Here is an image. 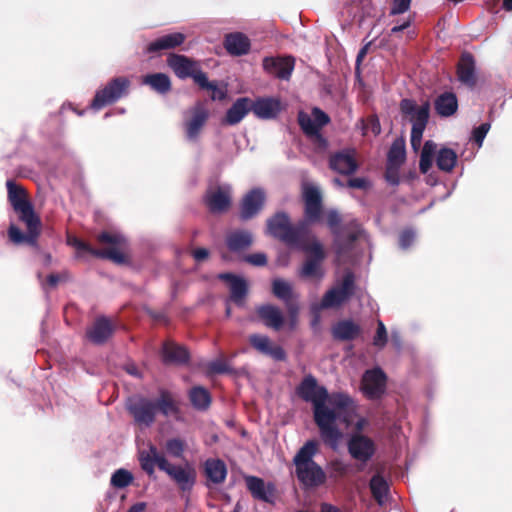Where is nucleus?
<instances>
[{
	"mask_svg": "<svg viewBox=\"0 0 512 512\" xmlns=\"http://www.w3.org/2000/svg\"><path fill=\"white\" fill-rule=\"evenodd\" d=\"M298 123L301 127L302 131L310 137H316L322 143H326V140L322 137L320 133H318L317 127L314 124L312 116L307 113L301 111L298 114Z\"/></svg>",
	"mask_w": 512,
	"mask_h": 512,
	"instance_id": "nucleus-43",
	"label": "nucleus"
},
{
	"mask_svg": "<svg viewBox=\"0 0 512 512\" xmlns=\"http://www.w3.org/2000/svg\"><path fill=\"white\" fill-rule=\"evenodd\" d=\"M434 106L438 115L450 117L458 109V100L453 92H444L435 99Z\"/></svg>",
	"mask_w": 512,
	"mask_h": 512,
	"instance_id": "nucleus-35",
	"label": "nucleus"
},
{
	"mask_svg": "<svg viewBox=\"0 0 512 512\" xmlns=\"http://www.w3.org/2000/svg\"><path fill=\"white\" fill-rule=\"evenodd\" d=\"M414 238H415V233L413 230H411V229L402 230L399 234V246L402 249L409 248L412 245Z\"/></svg>",
	"mask_w": 512,
	"mask_h": 512,
	"instance_id": "nucleus-59",
	"label": "nucleus"
},
{
	"mask_svg": "<svg viewBox=\"0 0 512 512\" xmlns=\"http://www.w3.org/2000/svg\"><path fill=\"white\" fill-rule=\"evenodd\" d=\"M147 508V504L145 502H137L132 505L127 512H144Z\"/></svg>",
	"mask_w": 512,
	"mask_h": 512,
	"instance_id": "nucleus-64",
	"label": "nucleus"
},
{
	"mask_svg": "<svg viewBox=\"0 0 512 512\" xmlns=\"http://www.w3.org/2000/svg\"><path fill=\"white\" fill-rule=\"evenodd\" d=\"M490 127V123H482L480 126L473 129L471 140L475 142L478 147L482 146Z\"/></svg>",
	"mask_w": 512,
	"mask_h": 512,
	"instance_id": "nucleus-53",
	"label": "nucleus"
},
{
	"mask_svg": "<svg viewBox=\"0 0 512 512\" xmlns=\"http://www.w3.org/2000/svg\"><path fill=\"white\" fill-rule=\"evenodd\" d=\"M337 290L345 297L346 300H349L355 291V277L351 271L346 272L343 275L341 283L336 286Z\"/></svg>",
	"mask_w": 512,
	"mask_h": 512,
	"instance_id": "nucleus-49",
	"label": "nucleus"
},
{
	"mask_svg": "<svg viewBox=\"0 0 512 512\" xmlns=\"http://www.w3.org/2000/svg\"><path fill=\"white\" fill-rule=\"evenodd\" d=\"M185 40L186 35L181 32L166 34L150 42L146 46L145 52L147 54H156L161 51L175 49L181 46Z\"/></svg>",
	"mask_w": 512,
	"mask_h": 512,
	"instance_id": "nucleus-26",
	"label": "nucleus"
},
{
	"mask_svg": "<svg viewBox=\"0 0 512 512\" xmlns=\"http://www.w3.org/2000/svg\"><path fill=\"white\" fill-rule=\"evenodd\" d=\"M250 102L251 99L248 97L238 98L227 110L224 118L222 119V124L233 126L240 123L251 111Z\"/></svg>",
	"mask_w": 512,
	"mask_h": 512,
	"instance_id": "nucleus-32",
	"label": "nucleus"
},
{
	"mask_svg": "<svg viewBox=\"0 0 512 512\" xmlns=\"http://www.w3.org/2000/svg\"><path fill=\"white\" fill-rule=\"evenodd\" d=\"M131 81L126 76L112 78L107 84L98 89L91 102V108L100 110L105 106L114 104L121 98L128 95Z\"/></svg>",
	"mask_w": 512,
	"mask_h": 512,
	"instance_id": "nucleus-8",
	"label": "nucleus"
},
{
	"mask_svg": "<svg viewBox=\"0 0 512 512\" xmlns=\"http://www.w3.org/2000/svg\"><path fill=\"white\" fill-rule=\"evenodd\" d=\"M209 116V110L201 101H197L184 113L183 128L189 141H196L199 138Z\"/></svg>",
	"mask_w": 512,
	"mask_h": 512,
	"instance_id": "nucleus-12",
	"label": "nucleus"
},
{
	"mask_svg": "<svg viewBox=\"0 0 512 512\" xmlns=\"http://www.w3.org/2000/svg\"><path fill=\"white\" fill-rule=\"evenodd\" d=\"M223 45L227 52L233 56H242L247 54L251 46L249 38L241 32L227 34Z\"/></svg>",
	"mask_w": 512,
	"mask_h": 512,
	"instance_id": "nucleus-33",
	"label": "nucleus"
},
{
	"mask_svg": "<svg viewBox=\"0 0 512 512\" xmlns=\"http://www.w3.org/2000/svg\"><path fill=\"white\" fill-rule=\"evenodd\" d=\"M251 111L260 119L275 118L280 112V102L274 98H258L250 102Z\"/></svg>",
	"mask_w": 512,
	"mask_h": 512,
	"instance_id": "nucleus-31",
	"label": "nucleus"
},
{
	"mask_svg": "<svg viewBox=\"0 0 512 512\" xmlns=\"http://www.w3.org/2000/svg\"><path fill=\"white\" fill-rule=\"evenodd\" d=\"M244 261L256 267L266 266L268 263L267 255L263 252L248 254L244 257Z\"/></svg>",
	"mask_w": 512,
	"mask_h": 512,
	"instance_id": "nucleus-56",
	"label": "nucleus"
},
{
	"mask_svg": "<svg viewBox=\"0 0 512 512\" xmlns=\"http://www.w3.org/2000/svg\"><path fill=\"white\" fill-rule=\"evenodd\" d=\"M165 448L171 456L181 458L185 450V442L179 438H172L166 442Z\"/></svg>",
	"mask_w": 512,
	"mask_h": 512,
	"instance_id": "nucleus-50",
	"label": "nucleus"
},
{
	"mask_svg": "<svg viewBox=\"0 0 512 512\" xmlns=\"http://www.w3.org/2000/svg\"><path fill=\"white\" fill-rule=\"evenodd\" d=\"M388 342L387 330L384 323L381 320L377 322V330L373 337V345L382 349Z\"/></svg>",
	"mask_w": 512,
	"mask_h": 512,
	"instance_id": "nucleus-51",
	"label": "nucleus"
},
{
	"mask_svg": "<svg viewBox=\"0 0 512 512\" xmlns=\"http://www.w3.org/2000/svg\"><path fill=\"white\" fill-rule=\"evenodd\" d=\"M476 64L474 56L470 52H463L459 58L456 67L458 80L469 88H474L477 84Z\"/></svg>",
	"mask_w": 512,
	"mask_h": 512,
	"instance_id": "nucleus-21",
	"label": "nucleus"
},
{
	"mask_svg": "<svg viewBox=\"0 0 512 512\" xmlns=\"http://www.w3.org/2000/svg\"><path fill=\"white\" fill-rule=\"evenodd\" d=\"M370 490L374 499L381 504L383 498L388 493L389 487L386 480L381 475L377 474L370 480Z\"/></svg>",
	"mask_w": 512,
	"mask_h": 512,
	"instance_id": "nucleus-44",
	"label": "nucleus"
},
{
	"mask_svg": "<svg viewBox=\"0 0 512 512\" xmlns=\"http://www.w3.org/2000/svg\"><path fill=\"white\" fill-rule=\"evenodd\" d=\"M262 65L268 74L282 80H289L294 70L295 59L292 56L265 57Z\"/></svg>",
	"mask_w": 512,
	"mask_h": 512,
	"instance_id": "nucleus-17",
	"label": "nucleus"
},
{
	"mask_svg": "<svg viewBox=\"0 0 512 512\" xmlns=\"http://www.w3.org/2000/svg\"><path fill=\"white\" fill-rule=\"evenodd\" d=\"M369 183L364 178H352L348 180V186L350 188H356V189H366L368 187Z\"/></svg>",
	"mask_w": 512,
	"mask_h": 512,
	"instance_id": "nucleus-62",
	"label": "nucleus"
},
{
	"mask_svg": "<svg viewBox=\"0 0 512 512\" xmlns=\"http://www.w3.org/2000/svg\"><path fill=\"white\" fill-rule=\"evenodd\" d=\"M96 240L98 244L108 245V247L94 248L77 237L68 239V244L74 246L77 250L87 252L97 258L108 259L116 264H125L127 262V257L122 252L126 245V239L122 235L103 231L97 235Z\"/></svg>",
	"mask_w": 512,
	"mask_h": 512,
	"instance_id": "nucleus-4",
	"label": "nucleus"
},
{
	"mask_svg": "<svg viewBox=\"0 0 512 512\" xmlns=\"http://www.w3.org/2000/svg\"><path fill=\"white\" fill-rule=\"evenodd\" d=\"M406 159V148H405V140L403 138H398L393 141L388 154H387V163L395 164V166H401Z\"/></svg>",
	"mask_w": 512,
	"mask_h": 512,
	"instance_id": "nucleus-41",
	"label": "nucleus"
},
{
	"mask_svg": "<svg viewBox=\"0 0 512 512\" xmlns=\"http://www.w3.org/2000/svg\"><path fill=\"white\" fill-rule=\"evenodd\" d=\"M436 148V143L431 140H428L424 143L419 161V169L422 173L425 174L431 169Z\"/></svg>",
	"mask_w": 512,
	"mask_h": 512,
	"instance_id": "nucleus-42",
	"label": "nucleus"
},
{
	"mask_svg": "<svg viewBox=\"0 0 512 512\" xmlns=\"http://www.w3.org/2000/svg\"><path fill=\"white\" fill-rule=\"evenodd\" d=\"M411 0H393L391 8L392 15H398L406 12L410 8Z\"/></svg>",
	"mask_w": 512,
	"mask_h": 512,
	"instance_id": "nucleus-60",
	"label": "nucleus"
},
{
	"mask_svg": "<svg viewBox=\"0 0 512 512\" xmlns=\"http://www.w3.org/2000/svg\"><path fill=\"white\" fill-rule=\"evenodd\" d=\"M208 372L210 374L232 373L233 370L224 360H215L208 364Z\"/></svg>",
	"mask_w": 512,
	"mask_h": 512,
	"instance_id": "nucleus-55",
	"label": "nucleus"
},
{
	"mask_svg": "<svg viewBox=\"0 0 512 512\" xmlns=\"http://www.w3.org/2000/svg\"><path fill=\"white\" fill-rule=\"evenodd\" d=\"M142 83L149 85L154 91L166 94L171 91L172 84L168 75L164 73L147 74L143 77Z\"/></svg>",
	"mask_w": 512,
	"mask_h": 512,
	"instance_id": "nucleus-37",
	"label": "nucleus"
},
{
	"mask_svg": "<svg viewBox=\"0 0 512 512\" xmlns=\"http://www.w3.org/2000/svg\"><path fill=\"white\" fill-rule=\"evenodd\" d=\"M126 408L138 425L150 427L155 422L157 407L154 400L136 395L128 399Z\"/></svg>",
	"mask_w": 512,
	"mask_h": 512,
	"instance_id": "nucleus-11",
	"label": "nucleus"
},
{
	"mask_svg": "<svg viewBox=\"0 0 512 512\" xmlns=\"http://www.w3.org/2000/svg\"><path fill=\"white\" fill-rule=\"evenodd\" d=\"M297 249L306 254L299 270V276L304 279H322L324 277L323 262L326 259V252L321 242L315 236H311Z\"/></svg>",
	"mask_w": 512,
	"mask_h": 512,
	"instance_id": "nucleus-7",
	"label": "nucleus"
},
{
	"mask_svg": "<svg viewBox=\"0 0 512 512\" xmlns=\"http://www.w3.org/2000/svg\"><path fill=\"white\" fill-rule=\"evenodd\" d=\"M161 471L167 473L182 492L191 491L195 485L196 471L190 466L182 467L173 465L169 463L168 460H162Z\"/></svg>",
	"mask_w": 512,
	"mask_h": 512,
	"instance_id": "nucleus-15",
	"label": "nucleus"
},
{
	"mask_svg": "<svg viewBox=\"0 0 512 512\" xmlns=\"http://www.w3.org/2000/svg\"><path fill=\"white\" fill-rule=\"evenodd\" d=\"M285 305L287 308L291 326L293 327L297 321V316L299 313V306L295 301H293V299L285 302Z\"/></svg>",
	"mask_w": 512,
	"mask_h": 512,
	"instance_id": "nucleus-61",
	"label": "nucleus"
},
{
	"mask_svg": "<svg viewBox=\"0 0 512 512\" xmlns=\"http://www.w3.org/2000/svg\"><path fill=\"white\" fill-rule=\"evenodd\" d=\"M188 396L191 405L197 410L205 411L211 405V395L209 391L202 386L192 387L189 391Z\"/></svg>",
	"mask_w": 512,
	"mask_h": 512,
	"instance_id": "nucleus-38",
	"label": "nucleus"
},
{
	"mask_svg": "<svg viewBox=\"0 0 512 512\" xmlns=\"http://www.w3.org/2000/svg\"><path fill=\"white\" fill-rule=\"evenodd\" d=\"M114 328L106 317L97 318L92 326L87 329V339L96 345L104 344L113 334Z\"/></svg>",
	"mask_w": 512,
	"mask_h": 512,
	"instance_id": "nucleus-27",
	"label": "nucleus"
},
{
	"mask_svg": "<svg viewBox=\"0 0 512 512\" xmlns=\"http://www.w3.org/2000/svg\"><path fill=\"white\" fill-rule=\"evenodd\" d=\"M133 479V475L130 471L120 468L112 474L110 484L114 488L122 489L132 484Z\"/></svg>",
	"mask_w": 512,
	"mask_h": 512,
	"instance_id": "nucleus-48",
	"label": "nucleus"
},
{
	"mask_svg": "<svg viewBox=\"0 0 512 512\" xmlns=\"http://www.w3.org/2000/svg\"><path fill=\"white\" fill-rule=\"evenodd\" d=\"M296 394L303 401L312 403L314 421L324 443L332 447L336 446L342 438V432L336 425L339 414L326 405L327 389L318 385L317 379L309 374L296 387Z\"/></svg>",
	"mask_w": 512,
	"mask_h": 512,
	"instance_id": "nucleus-1",
	"label": "nucleus"
},
{
	"mask_svg": "<svg viewBox=\"0 0 512 512\" xmlns=\"http://www.w3.org/2000/svg\"><path fill=\"white\" fill-rule=\"evenodd\" d=\"M342 222L341 215L336 210H330L326 215L327 226L333 233H337Z\"/></svg>",
	"mask_w": 512,
	"mask_h": 512,
	"instance_id": "nucleus-57",
	"label": "nucleus"
},
{
	"mask_svg": "<svg viewBox=\"0 0 512 512\" xmlns=\"http://www.w3.org/2000/svg\"><path fill=\"white\" fill-rule=\"evenodd\" d=\"M245 482L254 499L273 503L275 486L272 483L266 484L262 478L257 476H246Z\"/></svg>",
	"mask_w": 512,
	"mask_h": 512,
	"instance_id": "nucleus-24",
	"label": "nucleus"
},
{
	"mask_svg": "<svg viewBox=\"0 0 512 512\" xmlns=\"http://www.w3.org/2000/svg\"><path fill=\"white\" fill-rule=\"evenodd\" d=\"M345 301H347L345 297H343V295L337 290V288L334 287L324 294L320 303V307L322 309L338 307Z\"/></svg>",
	"mask_w": 512,
	"mask_h": 512,
	"instance_id": "nucleus-47",
	"label": "nucleus"
},
{
	"mask_svg": "<svg viewBox=\"0 0 512 512\" xmlns=\"http://www.w3.org/2000/svg\"><path fill=\"white\" fill-rule=\"evenodd\" d=\"M304 218L299 222H304L305 231L311 237L310 225L320 221L323 212L322 195L319 189L312 185H306L303 188Z\"/></svg>",
	"mask_w": 512,
	"mask_h": 512,
	"instance_id": "nucleus-10",
	"label": "nucleus"
},
{
	"mask_svg": "<svg viewBox=\"0 0 512 512\" xmlns=\"http://www.w3.org/2000/svg\"><path fill=\"white\" fill-rule=\"evenodd\" d=\"M348 452L352 458L362 463L368 462L375 453V444L372 439L362 434L351 436L347 444Z\"/></svg>",
	"mask_w": 512,
	"mask_h": 512,
	"instance_id": "nucleus-16",
	"label": "nucleus"
},
{
	"mask_svg": "<svg viewBox=\"0 0 512 512\" xmlns=\"http://www.w3.org/2000/svg\"><path fill=\"white\" fill-rule=\"evenodd\" d=\"M457 163V154L451 148H442L438 151L436 165L439 170L451 172Z\"/></svg>",
	"mask_w": 512,
	"mask_h": 512,
	"instance_id": "nucleus-39",
	"label": "nucleus"
},
{
	"mask_svg": "<svg viewBox=\"0 0 512 512\" xmlns=\"http://www.w3.org/2000/svg\"><path fill=\"white\" fill-rule=\"evenodd\" d=\"M318 451V441L308 440L293 458L295 475L305 489L318 488L324 485L327 480V475L323 468L313 460Z\"/></svg>",
	"mask_w": 512,
	"mask_h": 512,
	"instance_id": "nucleus-3",
	"label": "nucleus"
},
{
	"mask_svg": "<svg viewBox=\"0 0 512 512\" xmlns=\"http://www.w3.org/2000/svg\"><path fill=\"white\" fill-rule=\"evenodd\" d=\"M204 203L213 214L226 212L232 203L231 188L229 186H219L214 190L207 191L204 197Z\"/></svg>",
	"mask_w": 512,
	"mask_h": 512,
	"instance_id": "nucleus-18",
	"label": "nucleus"
},
{
	"mask_svg": "<svg viewBox=\"0 0 512 512\" xmlns=\"http://www.w3.org/2000/svg\"><path fill=\"white\" fill-rule=\"evenodd\" d=\"M218 279L226 282L230 289V299L236 305L241 306L248 294L247 281L238 275L230 272L220 273Z\"/></svg>",
	"mask_w": 512,
	"mask_h": 512,
	"instance_id": "nucleus-22",
	"label": "nucleus"
},
{
	"mask_svg": "<svg viewBox=\"0 0 512 512\" xmlns=\"http://www.w3.org/2000/svg\"><path fill=\"white\" fill-rule=\"evenodd\" d=\"M161 355L164 364L183 365L188 363L190 359V354L186 347L172 341L163 343Z\"/></svg>",
	"mask_w": 512,
	"mask_h": 512,
	"instance_id": "nucleus-28",
	"label": "nucleus"
},
{
	"mask_svg": "<svg viewBox=\"0 0 512 512\" xmlns=\"http://www.w3.org/2000/svg\"><path fill=\"white\" fill-rule=\"evenodd\" d=\"M266 194L262 188L249 190L239 204V219L243 222L255 218L264 208Z\"/></svg>",
	"mask_w": 512,
	"mask_h": 512,
	"instance_id": "nucleus-14",
	"label": "nucleus"
},
{
	"mask_svg": "<svg viewBox=\"0 0 512 512\" xmlns=\"http://www.w3.org/2000/svg\"><path fill=\"white\" fill-rule=\"evenodd\" d=\"M203 472L207 479L206 486L220 485L225 482L227 477V466L221 459L208 458L203 464Z\"/></svg>",
	"mask_w": 512,
	"mask_h": 512,
	"instance_id": "nucleus-25",
	"label": "nucleus"
},
{
	"mask_svg": "<svg viewBox=\"0 0 512 512\" xmlns=\"http://www.w3.org/2000/svg\"><path fill=\"white\" fill-rule=\"evenodd\" d=\"M387 376L381 368L365 371L361 380V390L369 400H379L386 392Z\"/></svg>",
	"mask_w": 512,
	"mask_h": 512,
	"instance_id": "nucleus-13",
	"label": "nucleus"
},
{
	"mask_svg": "<svg viewBox=\"0 0 512 512\" xmlns=\"http://www.w3.org/2000/svg\"><path fill=\"white\" fill-rule=\"evenodd\" d=\"M312 118L315 126L317 127L318 133L320 130L330 122L329 116L320 108L314 107L312 109Z\"/></svg>",
	"mask_w": 512,
	"mask_h": 512,
	"instance_id": "nucleus-54",
	"label": "nucleus"
},
{
	"mask_svg": "<svg viewBox=\"0 0 512 512\" xmlns=\"http://www.w3.org/2000/svg\"><path fill=\"white\" fill-rule=\"evenodd\" d=\"M329 477L335 480L353 475L356 471L350 463H346L341 459H333L328 464Z\"/></svg>",
	"mask_w": 512,
	"mask_h": 512,
	"instance_id": "nucleus-40",
	"label": "nucleus"
},
{
	"mask_svg": "<svg viewBox=\"0 0 512 512\" xmlns=\"http://www.w3.org/2000/svg\"><path fill=\"white\" fill-rule=\"evenodd\" d=\"M256 314L265 326L276 331L280 330L284 324L282 311L275 305L264 304L256 308Z\"/></svg>",
	"mask_w": 512,
	"mask_h": 512,
	"instance_id": "nucleus-29",
	"label": "nucleus"
},
{
	"mask_svg": "<svg viewBox=\"0 0 512 512\" xmlns=\"http://www.w3.org/2000/svg\"><path fill=\"white\" fill-rule=\"evenodd\" d=\"M400 112L403 117H408L412 124L411 128V147L417 151L422 143L423 133L428 125L430 118V103L425 101L420 106L415 100L404 98L399 104Z\"/></svg>",
	"mask_w": 512,
	"mask_h": 512,
	"instance_id": "nucleus-6",
	"label": "nucleus"
},
{
	"mask_svg": "<svg viewBox=\"0 0 512 512\" xmlns=\"http://www.w3.org/2000/svg\"><path fill=\"white\" fill-rule=\"evenodd\" d=\"M168 66L180 79L192 78L198 86H206V73L201 70L198 61L181 54H170Z\"/></svg>",
	"mask_w": 512,
	"mask_h": 512,
	"instance_id": "nucleus-9",
	"label": "nucleus"
},
{
	"mask_svg": "<svg viewBox=\"0 0 512 512\" xmlns=\"http://www.w3.org/2000/svg\"><path fill=\"white\" fill-rule=\"evenodd\" d=\"M253 242V234L245 229L233 230L225 237L226 246L231 252L244 251L250 248Z\"/></svg>",
	"mask_w": 512,
	"mask_h": 512,
	"instance_id": "nucleus-30",
	"label": "nucleus"
},
{
	"mask_svg": "<svg viewBox=\"0 0 512 512\" xmlns=\"http://www.w3.org/2000/svg\"><path fill=\"white\" fill-rule=\"evenodd\" d=\"M8 201L20 222L24 223L27 232L24 233L15 224H10L7 234L10 242L14 245L28 244L36 246L42 230V222L36 214L27 191L23 186L17 185L14 181L6 182Z\"/></svg>",
	"mask_w": 512,
	"mask_h": 512,
	"instance_id": "nucleus-2",
	"label": "nucleus"
},
{
	"mask_svg": "<svg viewBox=\"0 0 512 512\" xmlns=\"http://www.w3.org/2000/svg\"><path fill=\"white\" fill-rule=\"evenodd\" d=\"M266 233L293 248L309 239L304 222L292 224L290 216L284 211H278L266 220Z\"/></svg>",
	"mask_w": 512,
	"mask_h": 512,
	"instance_id": "nucleus-5",
	"label": "nucleus"
},
{
	"mask_svg": "<svg viewBox=\"0 0 512 512\" xmlns=\"http://www.w3.org/2000/svg\"><path fill=\"white\" fill-rule=\"evenodd\" d=\"M329 167L342 175H351L359 167L354 150H342L332 154L329 158Z\"/></svg>",
	"mask_w": 512,
	"mask_h": 512,
	"instance_id": "nucleus-19",
	"label": "nucleus"
},
{
	"mask_svg": "<svg viewBox=\"0 0 512 512\" xmlns=\"http://www.w3.org/2000/svg\"><path fill=\"white\" fill-rule=\"evenodd\" d=\"M272 292L274 296L282 301L287 302L293 299V289L289 282L282 279H275L272 282Z\"/></svg>",
	"mask_w": 512,
	"mask_h": 512,
	"instance_id": "nucleus-45",
	"label": "nucleus"
},
{
	"mask_svg": "<svg viewBox=\"0 0 512 512\" xmlns=\"http://www.w3.org/2000/svg\"><path fill=\"white\" fill-rule=\"evenodd\" d=\"M327 402H329L335 408V411L354 409L353 399L345 393H332L331 395L328 394Z\"/></svg>",
	"mask_w": 512,
	"mask_h": 512,
	"instance_id": "nucleus-46",
	"label": "nucleus"
},
{
	"mask_svg": "<svg viewBox=\"0 0 512 512\" xmlns=\"http://www.w3.org/2000/svg\"><path fill=\"white\" fill-rule=\"evenodd\" d=\"M401 166H395V164H386L385 179L392 185L399 184V169Z\"/></svg>",
	"mask_w": 512,
	"mask_h": 512,
	"instance_id": "nucleus-58",
	"label": "nucleus"
},
{
	"mask_svg": "<svg viewBox=\"0 0 512 512\" xmlns=\"http://www.w3.org/2000/svg\"><path fill=\"white\" fill-rule=\"evenodd\" d=\"M154 403L156 404L157 412L159 411L165 417L176 415L180 412L178 403L172 393L166 389L159 390V397Z\"/></svg>",
	"mask_w": 512,
	"mask_h": 512,
	"instance_id": "nucleus-36",
	"label": "nucleus"
},
{
	"mask_svg": "<svg viewBox=\"0 0 512 512\" xmlns=\"http://www.w3.org/2000/svg\"><path fill=\"white\" fill-rule=\"evenodd\" d=\"M206 86H199L201 89L212 91L211 99L212 100H224L227 96V91L225 89H221L217 86L215 81L211 82L206 77Z\"/></svg>",
	"mask_w": 512,
	"mask_h": 512,
	"instance_id": "nucleus-52",
	"label": "nucleus"
},
{
	"mask_svg": "<svg viewBox=\"0 0 512 512\" xmlns=\"http://www.w3.org/2000/svg\"><path fill=\"white\" fill-rule=\"evenodd\" d=\"M361 334V326L352 319L339 320L331 327V335L333 339L340 342L353 341Z\"/></svg>",
	"mask_w": 512,
	"mask_h": 512,
	"instance_id": "nucleus-23",
	"label": "nucleus"
},
{
	"mask_svg": "<svg viewBox=\"0 0 512 512\" xmlns=\"http://www.w3.org/2000/svg\"><path fill=\"white\" fill-rule=\"evenodd\" d=\"M167 460L163 454L159 452L156 446L150 445L148 451H142L139 455L141 468L148 474L152 475L155 471V465L161 470V461Z\"/></svg>",
	"mask_w": 512,
	"mask_h": 512,
	"instance_id": "nucleus-34",
	"label": "nucleus"
},
{
	"mask_svg": "<svg viewBox=\"0 0 512 512\" xmlns=\"http://www.w3.org/2000/svg\"><path fill=\"white\" fill-rule=\"evenodd\" d=\"M192 256L198 262L204 261L209 257V251L206 248H196L193 250Z\"/></svg>",
	"mask_w": 512,
	"mask_h": 512,
	"instance_id": "nucleus-63",
	"label": "nucleus"
},
{
	"mask_svg": "<svg viewBox=\"0 0 512 512\" xmlns=\"http://www.w3.org/2000/svg\"><path fill=\"white\" fill-rule=\"evenodd\" d=\"M248 340L249 344L259 353L270 356L276 361L286 360L285 350L279 345H273L268 336L261 334H251Z\"/></svg>",
	"mask_w": 512,
	"mask_h": 512,
	"instance_id": "nucleus-20",
	"label": "nucleus"
}]
</instances>
